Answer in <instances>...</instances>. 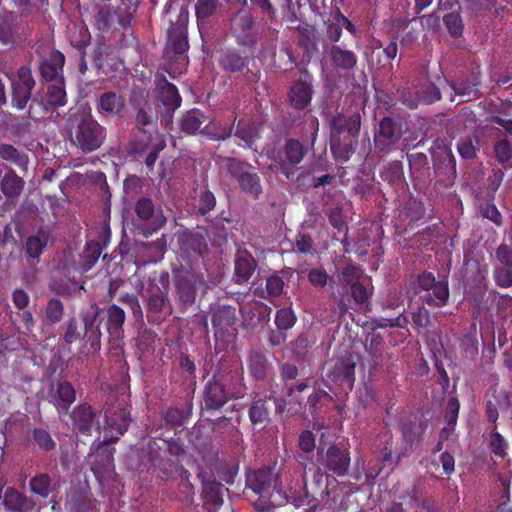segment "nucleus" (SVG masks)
I'll list each match as a JSON object with an SVG mask.
<instances>
[{
	"mask_svg": "<svg viewBox=\"0 0 512 512\" xmlns=\"http://www.w3.org/2000/svg\"><path fill=\"white\" fill-rule=\"evenodd\" d=\"M159 283L161 285L151 284L149 286L146 306L148 318L157 322L172 313V305L168 297V278L162 276Z\"/></svg>",
	"mask_w": 512,
	"mask_h": 512,
	"instance_id": "39448f33",
	"label": "nucleus"
},
{
	"mask_svg": "<svg viewBox=\"0 0 512 512\" xmlns=\"http://www.w3.org/2000/svg\"><path fill=\"white\" fill-rule=\"evenodd\" d=\"M324 51L330 61L331 66L336 71H353L358 63L357 54L339 44L324 46Z\"/></svg>",
	"mask_w": 512,
	"mask_h": 512,
	"instance_id": "4468645a",
	"label": "nucleus"
},
{
	"mask_svg": "<svg viewBox=\"0 0 512 512\" xmlns=\"http://www.w3.org/2000/svg\"><path fill=\"white\" fill-rule=\"evenodd\" d=\"M249 418L253 425L264 426L269 420L268 401L265 399L253 401L249 409Z\"/></svg>",
	"mask_w": 512,
	"mask_h": 512,
	"instance_id": "79ce46f5",
	"label": "nucleus"
},
{
	"mask_svg": "<svg viewBox=\"0 0 512 512\" xmlns=\"http://www.w3.org/2000/svg\"><path fill=\"white\" fill-rule=\"evenodd\" d=\"M48 101L51 105L61 107L66 104V91L63 79H59L48 87Z\"/></svg>",
	"mask_w": 512,
	"mask_h": 512,
	"instance_id": "8fccbe9b",
	"label": "nucleus"
},
{
	"mask_svg": "<svg viewBox=\"0 0 512 512\" xmlns=\"http://www.w3.org/2000/svg\"><path fill=\"white\" fill-rule=\"evenodd\" d=\"M216 204L215 196L209 190H203L200 193L198 211L201 215H206Z\"/></svg>",
	"mask_w": 512,
	"mask_h": 512,
	"instance_id": "338daca9",
	"label": "nucleus"
},
{
	"mask_svg": "<svg viewBox=\"0 0 512 512\" xmlns=\"http://www.w3.org/2000/svg\"><path fill=\"white\" fill-rule=\"evenodd\" d=\"M295 322L296 316L290 308H282L276 312L275 324L279 330H288Z\"/></svg>",
	"mask_w": 512,
	"mask_h": 512,
	"instance_id": "4d7b16f0",
	"label": "nucleus"
},
{
	"mask_svg": "<svg viewBox=\"0 0 512 512\" xmlns=\"http://www.w3.org/2000/svg\"><path fill=\"white\" fill-rule=\"evenodd\" d=\"M24 180L10 170L0 180V190L8 198L18 197L24 188Z\"/></svg>",
	"mask_w": 512,
	"mask_h": 512,
	"instance_id": "58836bf2",
	"label": "nucleus"
},
{
	"mask_svg": "<svg viewBox=\"0 0 512 512\" xmlns=\"http://www.w3.org/2000/svg\"><path fill=\"white\" fill-rule=\"evenodd\" d=\"M292 275L291 270L281 271L280 274L270 275L266 279V289L259 290L256 289L255 294L263 299H271L273 297H278L283 293L285 281L284 278L289 279V276Z\"/></svg>",
	"mask_w": 512,
	"mask_h": 512,
	"instance_id": "7c9ffc66",
	"label": "nucleus"
},
{
	"mask_svg": "<svg viewBox=\"0 0 512 512\" xmlns=\"http://www.w3.org/2000/svg\"><path fill=\"white\" fill-rule=\"evenodd\" d=\"M105 417V438L101 445L117 441L120 435H123L131 422L128 398L125 394L118 395L111 393L108 395L103 406Z\"/></svg>",
	"mask_w": 512,
	"mask_h": 512,
	"instance_id": "f03ea898",
	"label": "nucleus"
},
{
	"mask_svg": "<svg viewBox=\"0 0 512 512\" xmlns=\"http://www.w3.org/2000/svg\"><path fill=\"white\" fill-rule=\"evenodd\" d=\"M3 504L11 512H38L35 501L14 488H7L3 495Z\"/></svg>",
	"mask_w": 512,
	"mask_h": 512,
	"instance_id": "a211bd4d",
	"label": "nucleus"
},
{
	"mask_svg": "<svg viewBox=\"0 0 512 512\" xmlns=\"http://www.w3.org/2000/svg\"><path fill=\"white\" fill-rule=\"evenodd\" d=\"M156 85L158 89L159 101L166 110L175 111L181 105V97L177 88L169 83L164 75H156Z\"/></svg>",
	"mask_w": 512,
	"mask_h": 512,
	"instance_id": "4be33fe9",
	"label": "nucleus"
},
{
	"mask_svg": "<svg viewBox=\"0 0 512 512\" xmlns=\"http://www.w3.org/2000/svg\"><path fill=\"white\" fill-rule=\"evenodd\" d=\"M0 157L3 160L10 161L22 169H26L28 157L24 153H20L12 145L3 144L0 146Z\"/></svg>",
	"mask_w": 512,
	"mask_h": 512,
	"instance_id": "49530a36",
	"label": "nucleus"
},
{
	"mask_svg": "<svg viewBox=\"0 0 512 512\" xmlns=\"http://www.w3.org/2000/svg\"><path fill=\"white\" fill-rule=\"evenodd\" d=\"M211 120L199 109H191L185 112L180 120L181 130L188 135L202 134L204 125Z\"/></svg>",
	"mask_w": 512,
	"mask_h": 512,
	"instance_id": "cd10ccee",
	"label": "nucleus"
},
{
	"mask_svg": "<svg viewBox=\"0 0 512 512\" xmlns=\"http://www.w3.org/2000/svg\"><path fill=\"white\" fill-rule=\"evenodd\" d=\"M236 309L232 306H218L212 315V324L215 328V336L218 337L225 329L232 327L236 322Z\"/></svg>",
	"mask_w": 512,
	"mask_h": 512,
	"instance_id": "473e14b6",
	"label": "nucleus"
},
{
	"mask_svg": "<svg viewBox=\"0 0 512 512\" xmlns=\"http://www.w3.org/2000/svg\"><path fill=\"white\" fill-rule=\"evenodd\" d=\"M334 370L337 373V375L341 377L342 381H346L349 384L353 382L355 373V363L350 359L336 363Z\"/></svg>",
	"mask_w": 512,
	"mask_h": 512,
	"instance_id": "bf43d9fd",
	"label": "nucleus"
},
{
	"mask_svg": "<svg viewBox=\"0 0 512 512\" xmlns=\"http://www.w3.org/2000/svg\"><path fill=\"white\" fill-rule=\"evenodd\" d=\"M306 152L307 150L299 141L289 139L269 168L271 170L276 169L288 179H293L297 171V165L303 160Z\"/></svg>",
	"mask_w": 512,
	"mask_h": 512,
	"instance_id": "423d86ee",
	"label": "nucleus"
},
{
	"mask_svg": "<svg viewBox=\"0 0 512 512\" xmlns=\"http://www.w3.org/2000/svg\"><path fill=\"white\" fill-rule=\"evenodd\" d=\"M403 136L402 123L399 120L383 118L374 133V147L378 152L389 153L395 149Z\"/></svg>",
	"mask_w": 512,
	"mask_h": 512,
	"instance_id": "6e6552de",
	"label": "nucleus"
},
{
	"mask_svg": "<svg viewBox=\"0 0 512 512\" xmlns=\"http://www.w3.org/2000/svg\"><path fill=\"white\" fill-rule=\"evenodd\" d=\"M149 93L143 88L134 87L131 91L129 102L135 110V125L143 134H153L152 130L157 121V113L148 101Z\"/></svg>",
	"mask_w": 512,
	"mask_h": 512,
	"instance_id": "20e7f679",
	"label": "nucleus"
},
{
	"mask_svg": "<svg viewBox=\"0 0 512 512\" xmlns=\"http://www.w3.org/2000/svg\"><path fill=\"white\" fill-rule=\"evenodd\" d=\"M50 243L51 236L46 230H39L35 235L27 237L24 243L26 261L39 263L41 254Z\"/></svg>",
	"mask_w": 512,
	"mask_h": 512,
	"instance_id": "412c9836",
	"label": "nucleus"
},
{
	"mask_svg": "<svg viewBox=\"0 0 512 512\" xmlns=\"http://www.w3.org/2000/svg\"><path fill=\"white\" fill-rule=\"evenodd\" d=\"M31 491L43 498L48 497L51 492V478L48 474H39L30 479Z\"/></svg>",
	"mask_w": 512,
	"mask_h": 512,
	"instance_id": "09e8293b",
	"label": "nucleus"
},
{
	"mask_svg": "<svg viewBox=\"0 0 512 512\" xmlns=\"http://www.w3.org/2000/svg\"><path fill=\"white\" fill-rule=\"evenodd\" d=\"M219 63L224 70L235 73L242 71L247 66L248 58L242 57L234 51H227L221 55Z\"/></svg>",
	"mask_w": 512,
	"mask_h": 512,
	"instance_id": "a19ab883",
	"label": "nucleus"
},
{
	"mask_svg": "<svg viewBox=\"0 0 512 512\" xmlns=\"http://www.w3.org/2000/svg\"><path fill=\"white\" fill-rule=\"evenodd\" d=\"M426 425L422 422L412 420L402 421L400 423V431L405 442V449L412 448L413 445L420 442Z\"/></svg>",
	"mask_w": 512,
	"mask_h": 512,
	"instance_id": "4c0bfd02",
	"label": "nucleus"
},
{
	"mask_svg": "<svg viewBox=\"0 0 512 512\" xmlns=\"http://www.w3.org/2000/svg\"><path fill=\"white\" fill-rule=\"evenodd\" d=\"M365 347L370 356L371 368H378L388 360V355L384 352L385 342L380 334H369L366 338Z\"/></svg>",
	"mask_w": 512,
	"mask_h": 512,
	"instance_id": "393cba45",
	"label": "nucleus"
},
{
	"mask_svg": "<svg viewBox=\"0 0 512 512\" xmlns=\"http://www.w3.org/2000/svg\"><path fill=\"white\" fill-rule=\"evenodd\" d=\"M112 9L109 6H102L94 16L95 24L99 30H106L112 20Z\"/></svg>",
	"mask_w": 512,
	"mask_h": 512,
	"instance_id": "69168bd1",
	"label": "nucleus"
},
{
	"mask_svg": "<svg viewBox=\"0 0 512 512\" xmlns=\"http://www.w3.org/2000/svg\"><path fill=\"white\" fill-rule=\"evenodd\" d=\"M361 128V116L359 113H353L350 116L338 114L330 121V136L351 135L359 136Z\"/></svg>",
	"mask_w": 512,
	"mask_h": 512,
	"instance_id": "2eb2a0df",
	"label": "nucleus"
},
{
	"mask_svg": "<svg viewBox=\"0 0 512 512\" xmlns=\"http://www.w3.org/2000/svg\"><path fill=\"white\" fill-rule=\"evenodd\" d=\"M202 135H205L211 140L225 141L229 139L233 132V125L221 126L217 124L213 119L209 120L201 130Z\"/></svg>",
	"mask_w": 512,
	"mask_h": 512,
	"instance_id": "ea45409f",
	"label": "nucleus"
},
{
	"mask_svg": "<svg viewBox=\"0 0 512 512\" xmlns=\"http://www.w3.org/2000/svg\"><path fill=\"white\" fill-rule=\"evenodd\" d=\"M324 465L337 476L346 475L350 466L348 450L335 445L329 447L324 459Z\"/></svg>",
	"mask_w": 512,
	"mask_h": 512,
	"instance_id": "6ab92c4d",
	"label": "nucleus"
},
{
	"mask_svg": "<svg viewBox=\"0 0 512 512\" xmlns=\"http://www.w3.org/2000/svg\"><path fill=\"white\" fill-rule=\"evenodd\" d=\"M146 140H140L135 147L138 153H146L145 164L149 169H153L159 153L166 147L162 137L155 132L149 134Z\"/></svg>",
	"mask_w": 512,
	"mask_h": 512,
	"instance_id": "aec40b11",
	"label": "nucleus"
},
{
	"mask_svg": "<svg viewBox=\"0 0 512 512\" xmlns=\"http://www.w3.org/2000/svg\"><path fill=\"white\" fill-rule=\"evenodd\" d=\"M358 137L330 136V150L337 161L347 162L356 150Z\"/></svg>",
	"mask_w": 512,
	"mask_h": 512,
	"instance_id": "5701e85b",
	"label": "nucleus"
},
{
	"mask_svg": "<svg viewBox=\"0 0 512 512\" xmlns=\"http://www.w3.org/2000/svg\"><path fill=\"white\" fill-rule=\"evenodd\" d=\"M113 468V453L111 450L106 448L100 449L95 455L94 462L92 464V470L95 475H102L110 472Z\"/></svg>",
	"mask_w": 512,
	"mask_h": 512,
	"instance_id": "37998d69",
	"label": "nucleus"
},
{
	"mask_svg": "<svg viewBox=\"0 0 512 512\" xmlns=\"http://www.w3.org/2000/svg\"><path fill=\"white\" fill-rule=\"evenodd\" d=\"M363 279L365 278L362 269L357 265L349 264L343 268L339 281L343 285L351 287Z\"/></svg>",
	"mask_w": 512,
	"mask_h": 512,
	"instance_id": "3c124183",
	"label": "nucleus"
},
{
	"mask_svg": "<svg viewBox=\"0 0 512 512\" xmlns=\"http://www.w3.org/2000/svg\"><path fill=\"white\" fill-rule=\"evenodd\" d=\"M235 136L241 139L248 147H252L258 137L257 128L254 123L241 119L238 121Z\"/></svg>",
	"mask_w": 512,
	"mask_h": 512,
	"instance_id": "c03bdc74",
	"label": "nucleus"
},
{
	"mask_svg": "<svg viewBox=\"0 0 512 512\" xmlns=\"http://www.w3.org/2000/svg\"><path fill=\"white\" fill-rule=\"evenodd\" d=\"M101 255V247L99 243L89 242L86 244L82 253V260L85 270H89Z\"/></svg>",
	"mask_w": 512,
	"mask_h": 512,
	"instance_id": "6e6d98bb",
	"label": "nucleus"
},
{
	"mask_svg": "<svg viewBox=\"0 0 512 512\" xmlns=\"http://www.w3.org/2000/svg\"><path fill=\"white\" fill-rule=\"evenodd\" d=\"M219 158L221 169L238 183L245 194L253 199H258L263 192V188L260 176L254 171V167L250 163L235 157Z\"/></svg>",
	"mask_w": 512,
	"mask_h": 512,
	"instance_id": "7ed1b4c3",
	"label": "nucleus"
},
{
	"mask_svg": "<svg viewBox=\"0 0 512 512\" xmlns=\"http://www.w3.org/2000/svg\"><path fill=\"white\" fill-rule=\"evenodd\" d=\"M101 309L96 302H92L90 307L81 313V318L84 323V336L90 346V349L94 352L100 350L102 332L100 329Z\"/></svg>",
	"mask_w": 512,
	"mask_h": 512,
	"instance_id": "f8f14e48",
	"label": "nucleus"
},
{
	"mask_svg": "<svg viewBox=\"0 0 512 512\" xmlns=\"http://www.w3.org/2000/svg\"><path fill=\"white\" fill-rule=\"evenodd\" d=\"M106 313V329L114 339L124 337L123 325L125 323L126 314L124 310L116 304L109 305L105 309Z\"/></svg>",
	"mask_w": 512,
	"mask_h": 512,
	"instance_id": "a878e982",
	"label": "nucleus"
},
{
	"mask_svg": "<svg viewBox=\"0 0 512 512\" xmlns=\"http://www.w3.org/2000/svg\"><path fill=\"white\" fill-rule=\"evenodd\" d=\"M227 399L228 395L222 383L216 380L208 382L204 395L206 409H219L227 402Z\"/></svg>",
	"mask_w": 512,
	"mask_h": 512,
	"instance_id": "2f4dec72",
	"label": "nucleus"
},
{
	"mask_svg": "<svg viewBox=\"0 0 512 512\" xmlns=\"http://www.w3.org/2000/svg\"><path fill=\"white\" fill-rule=\"evenodd\" d=\"M312 86L310 83L302 80L295 81L289 90V101L296 109L306 108L312 99Z\"/></svg>",
	"mask_w": 512,
	"mask_h": 512,
	"instance_id": "bb28decb",
	"label": "nucleus"
},
{
	"mask_svg": "<svg viewBox=\"0 0 512 512\" xmlns=\"http://www.w3.org/2000/svg\"><path fill=\"white\" fill-rule=\"evenodd\" d=\"M218 0H198L196 4V14L199 20L209 18L217 8Z\"/></svg>",
	"mask_w": 512,
	"mask_h": 512,
	"instance_id": "0e129e2a",
	"label": "nucleus"
},
{
	"mask_svg": "<svg viewBox=\"0 0 512 512\" xmlns=\"http://www.w3.org/2000/svg\"><path fill=\"white\" fill-rule=\"evenodd\" d=\"M137 219L142 222L146 233H153L159 230L166 223V217L161 207H155L153 201L148 197L139 198L134 206Z\"/></svg>",
	"mask_w": 512,
	"mask_h": 512,
	"instance_id": "9d476101",
	"label": "nucleus"
},
{
	"mask_svg": "<svg viewBox=\"0 0 512 512\" xmlns=\"http://www.w3.org/2000/svg\"><path fill=\"white\" fill-rule=\"evenodd\" d=\"M457 151L464 159H473L476 156L477 148L469 137L462 138L457 143Z\"/></svg>",
	"mask_w": 512,
	"mask_h": 512,
	"instance_id": "774afa93",
	"label": "nucleus"
},
{
	"mask_svg": "<svg viewBox=\"0 0 512 512\" xmlns=\"http://www.w3.org/2000/svg\"><path fill=\"white\" fill-rule=\"evenodd\" d=\"M494 153L500 163H507L512 158V145L505 139L499 140L494 144Z\"/></svg>",
	"mask_w": 512,
	"mask_h": 512,
	"instance_id": "e2e57ef3",
	"label": "nucleus"
},
{
	"mask_svg": "<svg viewBox=\"0 0 512 512\" xmlns=\"http://www.w3.org/2000/svg\"><path fill=\"white\" fill-rule=\"evenodd\" d=\"M90 39V32L84 24L80 23L73 25V31H71L70 34V43L74 47L78 49H83L87 45H89Z\"/></svg>",
	"mask_w": 512,
	"mask_h": 512,
	"instance_id": "de8ad7c7",
	"label": "nucleus"
},
{
	"mask_svg": "<svg viewBox=\"0 0 512 512\" xmlns=\"http://www.w3.org/2000/svg\"><path fill=\"white\" fill-rule=\"evenodd\" d=\"M124 108L123 97L112 91L101 94L97 102V110L102 115L119 116Z\"/></svg>",
	"mask_w": 512,
	"mask_h": 512,
	"instance_id": "c85d7f7f",
	"label": "nucleus"
},
{
	"mask_svg": "<svg viewBox=\"0 0 512 512\" xmlns=\"http://www.w3.org/2000/svg\"><path fill=\"white\" fill-rule=\"evenodd\" d=\"M248 368L256 380H263L271 369V363L264 352L259 349H252L249 354Z\"/></svg>",
	"mask_w": 512,
	"mask_h": 512,
	"instance_id": "f704fd0d",
	"label": "nucleus"
},
{
	"mask_svg": "<svg viewBox=\"0 0 512 512\" xmlns=\"http://www.w3.org/2000/svg\"><path fill=\"white\" fill-rule=\"evenodd\" d=\"M32 441L43 451H51L56 446V443L52 439L50 433L41 428H35L32 431Z\"/></svg>",
	"mask_w": 512,
	"mask_h": 512,
	"instance_id": "864d4df0",
	"label": "nucleus"
},
{
	"mask_svg": "<svg viewBox=\"0 0 512 512\" xmlns=\"http://www.w3.org/2000/svg\"><path fill=\"white\" fill-rule=\"evenodd\" d=\"M64 315V305L63 303L57 299L52 298L48 301L46 309H45V316L46 319L51 324H56L61 321Z\"/></svg>",
	"mask_w": 512,
	"mask_h": 512,
	"instance_id": "5fc2aeb1",
	"label": "nucleus"
},
{
	"mask_svg": "<svg viewBox=\"0 0 512 512\" xmlns=\"http://www.w3.org/2000/svg\"><path fill=\"white\" fill-rule=\"evenodd\" d=\"M449 285L447 280H439L438 285L429 292H425L420 298L423 305L430 307H443L447 304L449 299Z\"/></svg>",
	"mask_w": 512,
	"mask_h": 512,
	"instance_id": "c9c22d12",
	"label": "nucleus"
},
{
	"mask_svg": "<svg viewBox=\"0 0 512 512\" xmlns=\"http://www.w3.org/2000/svg\"><path fill=\"white\" fill-rule=\"evenodd\" d=\"M479 84V80L473 77L451 82L450 87L455 92V95L461 97V102H467L479 98Z\"/></svg>",
	"mask_w": 512,
	"mask_h": 512,
	"instance_id": "e433bc0d",
	"label": "nucleus"
},
{
	"mask_svg": "<svg viewBox=\"0 0 512 512\" xmlns=\"http://www.w3.org/2000/svg\"><path fill=\"white\" fill-rule=\"evenodd\" d=\"M36 82L32 76L31 69L22 66L18 69L17 77L12 81V104L17 109H24L31 98L32 90Z\"/></svg>",
	"mask_w": 512,
	"mask_h": 512,
	"instance_id": "9b49d317",
	"label": "nucleus"
},
{
	"mask_svg": "<svg viewBox=\"0 0 512 512\" xmlns=\"http://www.w3.org/2000/svg\"><path fill=\"white\" fill-rule=\"evenodd\" d=\"M202 478V493L201 497L205 505H212L214 508L222 505L223 503V490L224 486L222 483L217 482L211 477L206 478L204 475H200Z\"/></svg>",
	"mask_w": 512,
	"mask_h": 512,
	"instance_id": "72a5a7b5",
	"label": "nucleus"
},
{
	"mask_svg": "<svg viewBox=\"0 0 512 512\" xmlns=\"http://www.w3.org/2000/svg\"><path fill=\"white\" fill-rule=\"evenodd\" d=\"M76 400V391L67 381L58 382L52 396V402L59 412L67 413L69 407Z\"/></svg>",
	"mask_w": 512,
	"mask_h": 512,
	"instance_id": "c756f323",
	"label": "nucleus"
},
{
	"mask_svg": "<svg viewBox=\"0 0 512 512\" xmlns=\"http://www.w3.org/2000/svg\"><path fill=\"white\" fill-rule=\"evenodd\" d=\"M493 277L495 283L502 288L512 287V269L494 265Z\"/></svg>",
	"mask_w": 512,
	"mask_h": 512,
	"instance_id": "052dcab7",
	"label": "nucleus"
},
{
	"mask_svg": "<svg viewBox=\"0 0 512 512\" xmlns=\"http://www.w3.org/2000/svg\"><path fill=\"white\" fill-rule=\"evenodd\" d=\"M460 404L459 401L452 397L448 400L445 412V419L447 421V427L443 428L440 432L441 439H447L449 432L453 429L456 424Z\"/></svg>",
	"mask_w": 512,
	"mask_h": 512,
	"instance_id": "a18cd8bd",
	"label": "nucleus"
},
{
	"mask_svg": "<svg viewBox=\"0 0 512 512\" xmlns=\"http://www.w3.org/2000/svg\"><path fill=\"white\" fill-rule=\"evenodd\" d=\"M188 13L181 11L176 23L168 30L165 55L170 60L182 57L188 49L187 29Z\"/></svg>",
	"mask_w": 512,
	"mask_h": 512,
	"instance_id": "1a4fd4ad",
	"label": "nucleus"
},
{
	"mask_svg": "<svg viewBox=\"0 0 512 512\" xmlns=\"http://www.w3.org/2000/svg\"><path fill=\"white\" fill-rule=\"evenodd\" d=\"M65 62L64 55L58 51L53 50L50 52L48 59H43L40 62V72L46 81H59L62 79L60 73L62 72Z\"/></svg>",
	"mask_w": 512,
	"mask_h": 512,
	"instance_id": "b1692460",
	"label": "nucleus"
},
{
	"mask_svg": "<svg viewBox=\"0 0 512 512\" xmlns=\"http://www.w3.org/2000/svg\"><path fill=\"white\" fill-rule=\"evenodd\" d=\"M276 477L271 468H261L247 475L246 486L262 498H270L276 489Z\"/></svg>",
	"mask_w": 512,
	"mask_h": 512,
	"instance_id": "ddd939ff",
	"label": "nucleus"
},
{
	"mask_svg": "<svg viewBox=\"0 0 512 512\" xmlns=\"http://www.w3.org/2000/svg\"><path fill=\"white\" fill-rule=\"evenodd\" d=\"M175 286L180 301L185 305H192L195 302L199 289L206 291L208 285L200 272L191 269H182L175 275Z\"/></svg>",
	"mask_w": 512,
	"mask_h": 512,
	"instance_id": "0eeeda50",
	"label": "nucleus"
},
{
	"mask_svg": "<svg viewBox=\"0 0 512 512\" xmlns=\"http://www.w3.org/2000/svg\"><path fill=\"white\" fill-rule=\"evenodd\" d=\"M95 413L92 407L87 404H79L71 412V420L75 429L85 435H90L92 428L95 426L99 431L98 421H95Z\"/></svg>",
	"mask_w": 512,
	"mask_h": 512,
	"instance_id": "dca6fc26",
	"label": "nucleus"
},
{
	"mask_svg": "<svg viewBox=\"0 0 512 512\" xmlns=\"http://www.w3.org/2000/svg\"><path fill=\"white\" fill-rule=\"evenodd\" d=\"M66 129L71 145L84 154L98 150L106 139L105 127L84 110L69 115Z\"/></svg>",
	"mask_w": 512,
	"mask_h": 512,
	"instance_id": "f257e3e1",
	"label": "nucleus"
},
{
	"mask_svg": "<svg viewBox=\"0 0 512 512\" xmlns=\"http://www.w3.org/2000/svg\"><path fill=\"white\" fill-rule=\"evenodd\" d=\"M350 288L352 298L358 304L366 303L372 294V287L370 281L366 278L354 284Z\"/></svg>",
	"mask_w": 512,
	"mask_h": 512,
	"instance_id": "603ef678",
	"label": "nucleus"
},
{
	"mask_svg": "<svg viewBox=\"0 0 512 512\" xmlns=\"http://www.w3.org/2000/svg\"><path fill=\"white\" fill-rule=\"evenodd\" d=\"M495 265L512 269V247L502 243L495 250Z\"/></svg>",
	"mask_w": 512,
	"mask_h": 512,
	"instance_id": "680f3d73",
	"label": "nucleus"
},
{
	"mask_svg": "<svg viewBox=\"0 0 512 512\" xmlns=\"http://www.w3.org/2000/svg\"><path fill=\"white\" fill-rule=\"evenodd\" d=\"M256 268L255 258L247 250H238L234 259V282L239 285L246 283Z\"/></svg>",
	"mask_w": 512,
	"mask_h": 512,
	"instance_id": "f3484780",
	"label": "nucleus"
},
{
	"mask_svg": "<svg viewBox=\"0 0 512 512\" xmlns=\"http://www.w3.org/2000/svg\"><path fill=\"white\" fill-rule=\"evenodd\" d=\"M443 21L451 36L459 37L462 35L464 26L458 13L451 12L445 15Z\"/></svg>",
	"mask_w": 512,
	"mask_h": 512,
	"instance_id": "13d9d810",
	"label": "nucleus"
}]
</instances>
